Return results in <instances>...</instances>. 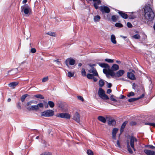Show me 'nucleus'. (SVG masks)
<instances>
[{
	"mask_svg": "<svg viewBox=\"0 0 155 155\" xmlns=\"http://www.w3.org/2000/svg\"><path fill=\"white\" fill-rule=\"evenodd\" d=\"M47 34L52 36H55V35L54 33L50 31L48 32Z\"/></svg>",
	"mask_w": 155,
	"mask_h": 155,
	"instance_id": "58836bf2",
	"label": "nucleus"
},
{
	"mask_svg": "<svg viewBox=\"0 0 155 155\" xmlns=\"http://www.w3.org/2000/svg\"><path fill=\"white\" fill-rule=\"evenodd\" d=\"M101 10L103 13H109L110 12L109 8L107 7L104 6L101 7Z\"/></svg>",
	"mask_w": 155,
	"mask_h": 155,
	"instance_id": "f8f14e48",
	"label": "nucleus"
},
{
	"mask_svg": "<svg viewBox=\"0 0 155 155\" xmlns=\"http://www.w3.org/2000/svg\"><path fill=\"white\" fill-rule=\"evenodd\" d=\"M140 36L138 34H136L132 36V38L135 39H139L140 38Z\"/></svg>",
	"mask_w": 155,
	"mask_h": 155,
	"instance_id": "a878e982",
	"label": "nucleus"
},
{
	"mask_svg": "<svg viewBox=\"0 0 155 155\" xmlns=\"http://www.w3.org/2000/svg\"><path fill=\"white\" fill-rule=\"evenodd\" d=\"M93 79L94 81L95 82H96L97 80V78H94V77H93Z\"/></svg>",
	"mask_w": 155,
	"mask_h": 155,
	"instance_id": "69168bd1",
	"label": "nucleus"
},
{
	"mask_svg": "<svg viewBox=\"0 0 155 155\" xmlns=\"http://www.w3.org/2000/svg\"><path fill=\"white\" fill-rule=\"evenodd\" d=\"M118 13L123 18L126 19L128 17L127 15L124 13H123L122 12L119 11L118 12Z\"/></svg>",
	"mask_w": 155,
	"mask_h": 155,
	"instance_id": "4be33fe9",
	"label": "nucleus"
},
{
	"mask_svg": "<svg viewBox=\"0 0 155 155\" xmlns=\"http://www.w3.org/2000/svg\"><path fill=\"white\" fill-rule=\"evenodd\" d=\"M100 19L101 17L98 15L95 16L94 17V20L95 22L99 21L100 20Z\"/></svg>",
	"mask_w": 155,
	"mask_h": 155,
	"instance_id": "393cba45",
	"label": "nucleus"
},
{
	"mask_svg": "<svg viewBox=\"0 0 155 155\" xmlns=\"http://www.w3.org/2000/svg\"><path fill=\"white\" fill-rule=\"evenodd\" d=\"M18 70L17 68L8 71V74L10 75H12L17 73Z\"/></svg>",
	"mask_w": 155,
	"mask_h": 155,
	"instance_id": "6ab92c4d",
	"label": "nucleus"
},
{
	"mask_svg": "<svg viewBox=\"0 0 155 155\" xmlns=\"http://www.w3.org/2000/svg\"><path fill=\"white\" fill-rule=\"evenodd\" d=\"M98 94L99 97L103 100H108L109 99L108 96L105 94L104 90L101 88L99 89Z\"/></svg>",
	"mask_w": 155,
	"mask_h": 155,
	"instance_id": "423d86ee",
	"label": "nucleus"
},
{
	"mask_svg": "<svg viewBox=\"0 0 155 155\" xmlns=\"http://www.w3.org/2000/svg\"><path fill=\"white\" fill-rule=\"evenodd\" d=\"M130 124L131 125H134L136 124V123L135 122H131L130 123Z\"/></svg>",
	"mask_w": 155,
	"mask_h": 155,
	"instance_id": "052dcab7",
	"label": "nucleus"
},
{
	"mask_svg": "<svg viewBox=\"0 0 155 155\" xmlns=\"http://www.w3.org/2000/svg\"><path fill=\"white\" fill-rule=\"evenodd\" d=\"M119 69V67L118 65L117 64H113L111 68V70L113 71H116L118 70Z\"/></svg>",
	"mask_w": 155,
	"mask_h": 155,
	"instance_id": "a211bd4d",
	"label": "nucleus"
},
{
	"mask_svg": "<svg viewBox=\"0 0 155 155\" xmlns=\"http://www.w3.org/2000/svg\"><path fill=\"white\" fill-rule=\"evenodd\" d=\"M98 65L101 67L104 68L103 69V72L105 74L107 77L110 78V76L114 77V72L110 69L109 65L106 63H98Z\"/></svg>",
	"mask_w": 155,
	"mask_h": 155,
	"instance_id": "f03ea898",
	"label": "nucleus"
},
{
	"mask_svg": "<svg viewBox=\"0 0 155 155\" xmlns=\"http://www.w3.org/2000/svg\"><path fill=\"white\" fill-rule=\"evenodd\" d=\"M18 84V83L17 82H13L9 84H8V86L12 88H14Z\"/></svg>",
	"mask_w": 155,
	"mask_h": 155,
	"instance_id": "f3484780",
	"label": "nucleus"
},
{
	"mask_svg": "<svg viewBox=\"0 0 155 155\" xmlns=\"http://www.w3.org/2000/svg\"><path fill=\"white\" fill-rule=\"evenodd\" d=\"M87 153L88 155H93L92 151L91 150H88L87 151Z\"/></svg>",
	"mask_w": 155,
	"mask_h": 155,
	"instance_id": "ea45409f",
	"label": "nucleus"
},
{
	"mask_svg": "<svg viewBox=\"0 0 155 155\" xmlns=\"http://www.w3.org/2000/svg\"><path fill=\"white\" fill-rule=\"evenodd\" d=\"M148 147H149L151 149H154L155 148V147L153 146L152 145H149Z\"/></svg>",
	"mask_w": 155,
	"mask_h": 155,
	"instance_id": "4d7b16f0",
	"label": "nucleus"
},
{
	"mask_svg": "<svg viewBox=\"0 0 155 155\" xmlns=\"http://www.w3.org/2000/svg\"><path fill=\"white\" fill-rule=\"evenodd\" d=\"M41 116L51 117L54 115V111L52 110H48L41 112Z\"/></svg>",
	"mask_w": 155,
	"mask_h": 155,
	"instance_id": "0eeeda50",
	"label": "nucleus"
},
{
	"mask_svg": "<svg viewBox=\"0 0 155 155\" xmlns=\"http://www.w3.org/2000/svg\"><path fill=\"white\" fill-rule=\"evenodd\" d=\"M34 96L37 98H40L41 99H43L44 98V97H43V96L40 94L35 95Z\"/></svg>",
	"mask_w": 155,
	"mask_h": 155,
	"instance_id": "473e14b6",
	"label": "nucleus"
},
{
	"mask_svg": "<svg viewBox=\"0 0 155 155\" xmlns=\"http://www.w3.org/2000/svg\"><path fill=\"white\" fill-rule=\"evenodd\" d=\"M30 51L32 53H35L36 52V50L35 48H33L31 49Z\"/></svg>",
	"mask_w": 155,
	"mask_h": 155,
	"instance_id": "09e8293b",
	"label": "nucleus"
},
{
	"mask_svg": "<svg viewBox=\"0 0 155 155\" xmlns=\"http://www.w3.org/2000/svg\"><path fill=\"white\" fill-rule=\"evenodd\" d=\"M111 90L110 89H108L107 90V93L108 94H110L111 92Z\"/></svg>",
	"mask_w": 155,
	"mask_h": 155,
	"instance_id": "bf43d9fd",
	"label": "nucleus"
},
{
	"mask_svg": "<svg viewBox=\"0 0 155 155\" xmlns=\"http://www.w3.org/2000/svg\"><path fill=\"white\" fill-rule=\"evenodd\" d=\"M104 81L102 80H100L99 81V84L101 87L103 86L104 85Z\"/></svg>",
	"mask_w": 155,
	"mask_h": 155,
	"instance_id": "c756f323",
	"label": "nucleus"
},
{
	"mask_svg": "<svg viewBox=\"0 0 155 155\" xmlns=\"http://www.w3.org/2000/svg\"><path fill=\"white\" fill-rule=\"evenodd\" d=\"M88 72L90 73H92L94 76H98V74L95 68H92L91 69L88 70Z\"/></svg>",
	"mask_w": 155,
	"mask_h": 155,
	"instance_id": "4468645a",
	"label": "nucleus"
},
{
	"mask_svg": "<svg viewBox=\"0 0 155 155\" xmlns=\"http://www.w3.org/2000/svg\"><path fill=\"white\" fill-rule=\"evenodd\" d=\"M93 75H92L90 74H88L87 75V78L90 79H93L94 77Z\"/></svg>",
	"mask_w": 155,
	"mask_h": 155,
	"instance_id": "2f4dec72",
	"label": "nucleus"
},
{
	"mask_svg": "<svg viewBox=\"0 0 155 155\" xmlns=\"http://www.w3.org/2000/svg\"><path fill=\"white\" fill-rule=\"evenodd\" d=\"M127 76L131 80H134L135 79L134 74L132 72H128Z\"/></svg>",
	"mask_w": 155,
	"mask_h": 155,
	"instance_id": "2eb2a0df",
	"label": "nucleus"
},
{
	"mask_svg": "<svg viewBox=\"0 0 155 155\" xmlns=\"http://www.w3.org/2000/svg\"><path fill=\"white\" fill-rule=\"evenodd\" d=\"M115 146L119 148H121V146L119 140H118L117 141V143L115 145Z\"/></svg>",
	"mask_w": 155,
	"mask_h": 155,
	"instance_id": "a18cd8bd",
	"label": "nucleus"
},
{
	"mask_svg": "<svg viewBox=\"0 0 155 155\" xmlns=\"http://www.w3.org/2000/svg\"><path fill=\"white\" fill-rule=\"evenodd\" d=\"M105 61L109 63H113L114 62V61L113 59H108V58H106L105 60Z\"/></svg>",
	"mask_w": 155,
	"mask_h": 155,
	"instance_id": "7c9ffc66",
	"label": "nucleus"
},
{
	"mask_svg": "<svg viewBox=\"0 0 155 155\" xmlns=\"http://www.w3.org/2000/svg\"><path fill=\"white\" fill-rule=\"evenodd\" d=\"M97 119L103 123H105L106 122V119L104 117L102 116H99L97 117Z\"/></svg>",
	"mask_w": 155,
	"mask_h": 155,
	"instance_id": "412c9836",
	"label": "nucleus"
},
{
	"mask_svg": "<svg viewBox=\"0 0 155 155\" xmlns=\"http://www.w3.org/2000/svg\"><path fill=\"white\" fill-rule=\"evenodd\" d=\"M120 80H122V81H127V80H126V79H125L124 78H121L120 79Z\"/></svg>",
	"mask_w": 155,
	"mask_h": 155,
	"instance_id": "774afa93",
	"label": "nucleus"
},
{
	"mask_svg": "<svg viewBox=\"0 0 155 155\" xmlns=\"http://www.w3.org/2000/svg\"><path fill=\"white\" fill-rule=\"evenodd\" d=\"M116 121L114 119H110L109 120L108 124L109 125H114L116 124Z\"/></svg>",
	"mask_w": 155,
	"mask_h": 155,
	"instance_id": "b1692460",
	"label": "nucleus"
},
{
	"mask_svg": "<svg viewBox=\"0 0 155 155\" xmlns=\"http://www.w3.org/2000/svg\"><path fill=\"white\" fill-rule=\"evenodd\" d=\"M25 98L26 97H25V96H24V95H22L21 97V101L22 102H23L25 101Z\"/></svg>",
	"mask_w": 155,
	"mask_h": 155,
	"instance_id": "3c124183",
	"label": "nucleus"
},
{
	"mask_svg": "<svg viewBox=\"0 0 155 155\" xmlns=\"http://www.w3.org/2000/svg\"><path fill=\"white\" fill-rule=\"evenodd\" d=\"M138 100L137 98H131L128 99V101L130 102H132Z\"/></svg>",
	"mask_w": 155,
	"mask_h": 155,
	"instance_id": "72a5a7b5",
	"label": "nucleus"
},
{
	"mask_svg": "<svg viewBox=\"0 0 155 155\" xmlns=\"http://www.w3.org/2000/svg\"><path fill=\"white\" fill-rule=\"evenodd\" d=\"M118 130V129L117 128H114L112 132V138L114 139H116V134L117 133Z\"/></svg>",
	"mask_w": 155,
	"mask_h": 155,
	"instance_id": "dca6fc26",
	"label": "nucleus"
},
{
	"mask_svg": "<svg viewBox=\"0 0 155 155\" xmlns=\"http://www.w3.org/2000/svg\"><path fill=\"white\" fill-rule=\"evenodd\" d=\"M144 96V94H143L137 98L138 100L143 98Z\"/></svg>",
	"mask_w": 155,
	"mask_h": 155,
	"instance_id": "864d4df0",
	"label": "nucleus"
},
{
	"mask_svg": "<svg viewBox=\"0 0 155 155\" xmlns=\"http://www.w3.org/2000/svg\"><path fill=\"white\" fill-rule=\"evenodd\" d=\"M146 124L155 127V123H147Z\"/></svg>",
	"mask_w": 155,
	"mask_h": 155,
	"instance_id": "a19ab883",
	"label": "nucleus"
},
{
	"mask_svg": "<svg viewBox=\"0 0 155 155\" xmlns=\"http://www.w3.org/2000/svg\"><path fill=\"white\" fill-rule=\"evenodd\" d=\"M110 99L113 101H117V100L114 98V96L113 95H111L110 96Z\"/></svg>",
	"mask_w": 155,
	"mask_h": 155,
	"instance_id": "37998d69",
	"label": "nucleus"
},
{
	"mask_svg": "<svg viewBox=\"0 0 155 155\" xmlns=\"http://www.w3.org/2000/svg\"><path fill=\"white\" fill-rule=\"evenodd\" d=\"M73 119L77 122L79 123L80 122V115L78 112H76L74 114Z\"/></svg>",
	"mask_w": 155,
	"mask_h": 155,
	"instance_id": "9d476101",
	"label": "nucleus"
},
{
	"mask_svg": "<svg viewBox=\"0 0 155 155\" xmlns=\"http://www.w3.org/2000/svg\"><path fill=\"white\" fill-rule=\"evenodd\" d=\"M44 106V104L42 103H40L37 105L29 106L27 108V109L30 110H39L40 108H43Z\"/></svg>",
	"mask_w": 155,
	"mask_h": 155,
	"instance_id": "39448f33",
	"label": "nucleus"
},
{
	"mask_svg": "<svg viewBox=\"0 0 155 155\" xmlns=\"http://www.w3.org/2000/svg\"><path fill=\"white\" fill-rule=\"evenodd\" d=\"M81 74L83 76H86V72L84 69H82L81 71Z\"/></svg>",
	"mask_w": 155,
	"mask_h": 155,
	"instance_id": "f704fd0d",
	"label": "nucleus"
},
{
	"mask_svg": "<svg viewBox=\"0 0 155 155\" xmlns=\"http://www.w3.org/2000/svg\"><path fill=\"white\" fill-rule=\"evenodd\" d=\"M48 104L49 105L50 107L51 108H53L54 106V103L52 101H48Z\"/></svg>",
	"mask_w": 155,
	"mask_h": 155,
	"instance_id": "bb28decb",
	"label": "nucleus"
},
{
	"mask_svg": "<svg viewBox=\"0 0 155 155\" xmlns=\"http://www.w3.org/2000/svg\"><path fill=\"white\" fill-rule=\"evenodd\" d=\"M77 98L78 100H80L81 101L83 102L84 101V99L83 98V97H82L81 96H77Z\"/></svg>",
	"mask_w": 155,
	"mask_h": 155,
	"instance_id": "c03bdc74",
	"label": "nucleus"
},
{
	"mask_svg": "<svg viewBox=\"0 0 155 155\" xmlns=\"http://www.w3.org/2000/svg\"><path fill=\"white\" fill-rule=\"evenodd\" d=\"M36 103H37V102L35 101H30L28 102L27 103L26 105L27 106H29L30 105H31L32 104H36Z\"/></svg>",
	"mask_w": 155,
	"mask_h": 155,
	"instance_id": "c85d7f7f",
	"label": "nucleus"
},
{
	"mask_svg": "<svg viewBox=\"0 0 155 155\" xmlns=\"http://www.w3.org/2000/svg\"><path fill=\"white\" fill-rule=\"evenodd\" d=\"M115 26L117 27L121 28L123 27V25L120 23H117L115 24Z\"/></svg>",
	"mask_w": 155,
	"mask_h": 155,
	"instance_id": "c9c22d12",
	"label": "nucleus"
},
{
	"mask_svg": "<svg viewBox=\"0 0 155 155\" xmlns=\"http://www.w3.org/2000/svg\"><path fill=\"white\" fill-rule=\"evenodd\" d=\"M27 0H23L22 1V3L23 4H25L27 2Z\"/></svg>",
	"mask_w": 155,
	"mask_h": 155,
	"instance_id": "338daca9",
	"label": "nucleus"
},
{
	"mask_svg": "<svg viewBox=\"0 0 155 155\" xmlns=\"http://www.w3.org/2000/svg\"><path fill=\"white\" fill-rule=\"evenodd\" d=\"M41 155H51V153L50 152L45 153L41 154Z\"/></svg>",
	"mask_w": 155,
	"mask_h": 155,
	"instance_id": "603ef678",
	"label": "nucleus"
},
{
	"mask_svg": "<svg viewBox=\"0 0 155 155\" xmlns=\"http://www.w3.org/2000/svg\"><path fill=\"white\" fill-rule=\"evenodd\" d=\"M21 12H23L26 16H29L31 12V9L29 6L27 4H25L21 6Z\"/></svg>",
	"mask_w": 155,
	"mask_h": 155,
	"instance_id": "20e7f679",
	"label": "nucleus"
},
{
	"mask_svg": "<svg viewBox=\"0 0 155 155\" xmlns=\"http://www.w3.org/2000/svg\"><path fill=\"white\" fill-rule=\"evenodd\" d=\"M110 40L111 42L114 44H116L117 41L116 40V37L114 35H112L110 36Z\"/></svg>",
	"mask_w": 155,
	"mask_h": 155,
	"instance_id": "aec40b11",
	"label": "nucleus"
},
{
	"mask_svg": "<svg viewBox=\"0 0 155 155\" xmlns=\"http://www.w3.org/2000/svg\"><path fill=\"white\" fill-rule=\"evenodd\" d=\"M48 76H47L46 77L42 79V81L43 82H45L47 81H48Z\"/></svg>",
	"mask_w": 155,
	"mask_h": 155,
	"instance_id": "4c0bfd02",
	"label": "nucleus"
},
{
	"mask_svg": "<svg viewBox=\"0 0 155 155\" xmlns=\"http://www.w3.org/2000/svg\"><path fill=\"white\" fill-rule=\"evenodd\" d=\"M134 93L133 92H131L130 93H129L127 95V97H130L131 96H134Z\"/></svg>",
	"mask_w": 155,
	"mask_h": 155,
	"instance_id": "e433bc0d",
	"label": "nucleus"
},
{
	"mask_svg": "<svg viewBox=\"0 0 155 155\" xmlns=\"http://www.w3.org/2000/svg\"><path fill=\"white\" fill-rule=\"evenodd\" d=\"M124 73V71L123 70H120L116 73L114 72V77H120L123 75Z\"/></svg>",
	"mask_w": 155,
	"mask_h": 155,
	"instance_id": "9b49d317",
	"label": "nucleus"
},
{
	"mask_svg": "<svg viewBox=\"0 0 155 155\" xmlns=\"http://www.w3.org/2000/svg\"><path fill=\"white\" fill-rule=\"evenodd\" d=\"M120 37L122 38H123L124 39H125V38H127V37L126 36H123V35H120Z\"/></svg>",
	"mask_w": 155,
	"mask_h": 155,
	"instance_id": "0e129e2a",
	"label": "nucleus"
},
{
	"mask_svg": "<svg viewBox=\"0 0 155 155\" xmlns=\"http://www.w3.org/2000/svg\"><path fill=\"white\" fill-rule=\"evenodd\" d=\"M17 107L18 109H21V103L20 102H18V104H17Z\"/></svg>",
	"mask_w": 155,
	"mask_h": 155,
	"instance_id": "de8ad7c7",
	"label": "nucleus"
},
{
	"mask_svg": "<svg viewBox=\"0 0 155 155\" xmlns=\"http://www.w3.org/2000/svg\"><path fill=\"white\" fill-rule=\"evenodd\" d=\"M127 25L128 28H131L132 27V25L129 22H128L127 23Z\"/></svg>",
	"mask_w": 155,
	"mask_h": 155,
	"instance_id": "8fccbe9b",
	"label": "nucleus"
},
{
	"mask_svg": "<svg viewBox=\"0 0 155 155\" xmlns=\"http://www.w3.org/2000/svg\"><path fill=\"white\" fill-rule=\"evenodd\" d=\"M48 104L47 103L46 104H45L44 106L45 108H47L48 107Z\"/></svg>",
	"mask_w": 155,
	"mask_h": 155,
	"instance_id": "e2e57ef3",
	"label": "nucleus"
},
{
	"mask_svg": "<svg viewBox=\"0 0 155 155\" xmlns=\"http://www.w3.org/2000/svg\"><path fill=\"white\" fill-rule=\"evenodd\" d=\"M94 6L95 8L96 9H97L98 8V6L97 5V4L96 3H95L94 4Z\"/></svg>",
	"mask_w": 155,
	"mask_h": 155,
	"instance_id": "6e6d98bb",
	"label": "nucleus"
},
{
	"mask_svg": "<svg viewBox=\"0 0 155 155\" xmlns=\"http://www.w3.org/2000/svg\"><path fill=\"white\" fill-rule=\"evenodd\" d=\"M118 18V16L116 15H114L112 16L111 19L114 22H116Z\"/></svg>",
	"mask_w": 155,
	"mask_h": 155,
	"instance_id": "cd10ccee",
	"label": "nucleus"
},
{
	"mask_svg": "<svg viewBox=\"0 0 155 155\" xmlns=\"http://www.w3.org/2000/svg\"><path fill=\"white\" fill-rule=\"evenodd\" d=\"M94 1H97V4H101V1L100 0H93Z\"/></svg>",
	"mask_w": 155,
	"mask_h": 155,
	"instance_id": "13d9d810",
	"label": "nucleus"
},
{
	"mask_svg": "<svg viewBox=\"0 0 155 155\" xmlns=\"http://www.w3.org/2000/svg\"><path fill=\"white\" fill-rule=\"evenodd\" d=\"M144 12V17L147 20L150 21L153 19L155 15L152 9L150 7H145Z\"/></svg>",
	"mask_w": 155,
	"mask_h": 155,
	"instance_id": "7ed1b4c3",
	"label": "nucleus"
},
{
	"mask_svg": "<svg viewBox=\"0 0 155 155\" xmlns=\"http://www.w3.org/2000/svg\"><path fill=\"white\" fill-rule=\"evenodd\" d=\"M59 60L58 59H57L56 60H54V61L56 62L57 64L58 65H60L61 64L60 62L59 61Z\"/></svg>",
	"mask_w": 155,
	"mask_h": 155,
	"instance_id": "49530a36",
	"label": "nucleus"
},
{
	"mask_svg": "<svg viewBox=\"0 0 155 155\" xmlns=\"http://www.w3.org/2000/svg\"><path fill=\"white\" fill-rule=\"evenodd\" d=\"M88 65L92 68H93V66H95L96 65L94 64H88Z\"/></svg>",
	"mask_w": 155,
	"mask_h": 155,
	"instance_id": "5fc2aeb1",
	"label": "nucleus"
},
{
	"mask_svg": "<svg viewBox=\"0 0 155 155\" xmlns=\"http://www.w3.org/2000/svg\"><path fill=\"white\" fill-rule=\"evenodd\" d=\"M127 121H125L123 123L121 127L122 129H124L125 126L127 123Z\"/></svg>",
	"mask_w": 155,
	"mask_h": 155,
	"instance_id": "79ce46f5",
	"label": "nucleus"
},
{
	"mask_svg": "<svg viewBox=\"0 0 155 155\" xmlns=\"http://www.w3.org/2000/svg\"><path fill=\"white\" fill-rule=\"evenodd\" d=\"M144 152L147 155H155V151L149 150H144Z\"/></svg>",
	"mask_w": 155,
	"mask_h": 155,
	"instance_id": "ddd939ff",
	"label": "nucleus"
},
{
	"mask_svg": "<svg viewBox=\"0 0 155 155\" xmlns=\"http://www.w3.org/2000/svg\"><path fill=\"white\" fill-rule=\"evenodd\" d=\"M138 141L137 139L133 136H131L127 140L126 142L127 147L128 151L130 153H133L132 149L135 151L136 149L135 147L137 143H138Z\"/></svg>",
	"mask_w": 155,
	"mask_h": 155,
	"instance_id": "f257e3e1",
	"label": "nucleus"
},
{
	"mask_svg": "<svg viewBox=\"0 0 155 155\" xmlns=\"http://www.w3.org/2000/svg\"><path fill=\"white\" fill-rule=\"evenodd\" d=\"M65 63L68 67L69 68V65H74L75 63V61L72 58H68L66 60Z\"/></svg>",
	"mask_w": 155,
	"mask_h": 155,
	"instance_id": "1a4fd4ad",
	"label": "nucleus"
},
{
	"mask_svg": "<svg viewBox=\"0 0 155 155\" xmlns=\"http://www.w3.org/2000/svg\"><path fill=\"white\" fill-rule=\"evenodd\" d=\"M112 86V84L110 83H108L107 84V87L109 88L110 87Z\"/></svg>",
	"mask_w": 155,
	"mask_h": 155,
	"instance_id": "680f3d73",
	"label": "nucleus"
},
{
	"mask_svg": "<svg viewBox=\"0 0 155 155\" xmlns=\"http://www.w3.org/2000/svg\"><path fill=\"white\" fill-rule=\"evenodd\" d=\"M56 116L58 117H60L67 119H69L71 117L70 114L68 113H61L57 114Z\"/></svg>",
	"mask_w": 155,
	"mask_h": 155,
	"instance_id": "6e6552de",
	"label": "nucleus"
},
{
	"mask_svg": "<svg viewBox=\"0 0 155 155\" xmlns=\"http://www.w3.org/2000/svg\"><path fill=\"white\" fill-rule=\"evenodd\" d=\"M74 74L75 72L74 71H68L67 75L68 77L70 78L73 77L74 76Z\"/></svg>",
	"mask_w": 155,
	"mask_h": 155,
	"instance_id": "5701e85b",
	"label": "nucleus"
}]
</instances>
